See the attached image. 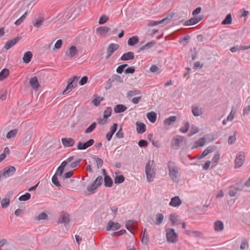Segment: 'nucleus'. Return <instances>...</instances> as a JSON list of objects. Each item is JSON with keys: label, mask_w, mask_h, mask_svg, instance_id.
Returning a JSON list of instances; mask_svg holds the SVG:
<instances>
[{"label": "nucleus", "mask_w": 250, "mask_h": 250, "mask_svg": "<svg viewBox=\"0 0 250 250\" xmlns=\"http://www.w3.org/2000/svg\"><path fill=\"white\" fill-rule=\"evenodd\" d=\"M190 125L188 122H186L184 123V126L180 128V132L182 133H186L188 132L189 128Z\"/></svg>", "instance_id": "37998d69"}, {"label": "nucleus", "mask_w": 250, "mask_h": 250, "mask_svg": "<svg viewBox=\"0 0 250 250\" xmlns=\"http://www.w3.org/2000/svg\"><path fill=\"white\" fill-rule=\"evenodd\" d=\"M31 195L29 193H26L25 194L21 196L19 199L20 201H25L30 199Z\"/></svg>", "instance_id": "603ef678"}, {"label": "nucleus", "mask_w": 250, "mask_h": 250, "mask_svg": "<svg viewBox=\"0 0 250 250\" xmlns=\"http://www.w3.org/2000/svg\"><path fill=\"white\" fill-rule=\"evenodd\" d=\"M78 50L75 46H72L69 48L68 51L65 53V60L72 59L75 55H77Z\"/></svg>", "instance_id": "1a4fd4ad"}, {"label": "nucleus", "mask_w": 250, "mask_h": 250, "mask_svg": "<svg viewBox=\"0 0 250 250\" xmlns=\"http://www.w3.org/2000/svg\"><path fill=\"white\" fill-rule=\"evenodd\" d=\"M109 18L108 17H107L106 15H102L99 19V24H103L105 23L107 21H108Z\"/></svg>", "instance_id": "8fccbe9b"}, {"label": "nucleus", "mask_w": 250, "mask_h": 250, "mask_svg": "<svg viewBox=\"0 0 250 250\" xmlns=\"http://www.w3.org/2000/svg\"><path fill=\"white\" fill-rule=\"evenodd\" d=\"M104 100V98L103 97H97L94 99L92 101V103L95 105V106H98L100 103Z\"/></svg>", "instance_id": "a18cd8bd"}, {"label": "nucleus", "mask_w": 250, "mask_h": 250, "mask_svg": "<svg viewBox=\"0 0 250 250\" xmlns=\"http://www.w3.org/2000/svg\"><path fill=\"white\" fill-rule=\"evenodd\" d=\"M214 150V147L212 146H209L207 147L201 153V154L197 157L198 160H201L204 157H205L207 155H208L209 153L212 152Z\"/></svg>", "instance_id": "f3484780"}, {"label": "nucleus", "mask_w": 250, "mask_h": 250, "mask_svg": "<svg viewBox=\"0 0 250 250\" xmlns=\"http://www.w3.org/2000/svg\"><path fill=\"white\" fill-rule=\"evenodd\" d=\"M27 15V11H26L19 19H18L15 22V24L17 26L21 24L25 19Z\"/></svg>", "instance_id": "58836bf2"}, {"label": "nucleus", "mask_w": 250, "mask_h": 250, "mask_svg": "<svg viewBox=\"0 0 250 250\" xmlns=\"http://www.w3.org/2000/svg\"><path fill=\"white\" fill-rule=\"evenodd\" d=\"M169 204L170 206L177 207L182 204V201L179 196H176L171 198Z\"/></svg>", "instance_id": "4468645a"}, {"label": "nucleus", "mask_w": 250, "mask_h": 250, "mask_svg": "<svg viewBox=\"0 0 250 250\" xmlns=\"http://www.w3.org/2000/svg\"><path fill=\"white\" fill-rule=\"evenodd\" d=\"M102 182L103 178L101 176H99L96 178L94 183L95 184L99 187L101 185Z\"/></svg>", "instance_id": "0e129e2a"}, {"label": "nucleus", "mask_w": 250, "mask_h": 250, "mask_svg": "<svg viewBox=\"0 0 250 250\" xmlns=\"http://www.w3.org/2000/svg\"><path fill=\"white\" fill-rule=\"evenodd\" d=\"M185 139L184 137L181 136H176L171 141V144L174 148L177 149L183 146L184 144Z\"/></svg>", "instance_id": "20e7f679"}, {"label": "nucleus", "mask_w": 250, "mask_h": 250, "mask_svg": "<svg viewBox=\"0 0 250 250\" xmlns=\"http://www.w3.org/2000/svg\"><path fill=\"white\" fill-rule=\"evenodd\" d=\"M69 221V215L67 213H62L59 219V222L63 223H67Z\"/></svg>", "instance_id": "b1692460"}, {"label": "nucleus", "mask_w": 250, "mask_h": 250, "mask_svg": "<svg viewBox=\"0 0 250 250\" xmlns=\"http://www.w3.org/2000/svg\"><path fill=\"white\" fill-rule=\"evenodd\" d=\"M245 160V156L244 153L242 151L237 153L234 161L235 168L240 167L244 163Z\"/></svg>", "instance_id": "39448f33"}, {"label": "nucleus", "mask_w": 250, "mask_h": 250, "mask_svg": "<svg viewBox=\"0 0 250 250\" xmlns=\"http://www.w3.org/2000/svg\"><path fill=\"white\" fill-rule=\"evenodd\" d=\"M206 142V139L204 137H202L197 141H195L194 144V146L192 147L193 148H197L198 147L203 146Z\"/></svg>", "instance_id": "412c9836"}, {"label": "nucleus", "mask_w": 250, "mask_h": 250, "mask_svg": "<svg viewBox=\"0 0 250 250\" xmlns=\"http://www.w3.org/2000/svg\"><path fill=\"white\" fill-rule=\"evenodd\" d=\"M18 132V130L17 129H14L9 131L6 134L7 139H11L14 138L16 136Z\"/></svg>", "instance_id": "72a5a7b5"}, {"label": "nucleus", "mask_w": 250, "mask_h": 250, "mask_svg": "<svg viewBox=\"0 0 250 250\" xmlns=\"http://www.w3.org/2000/svg\"><path fill=\"white\" fill-rule=\"evenodd\" d=\"M10 204V199L9 198H4L2 200L1 206L2 208H7Z\"/></svg>", "instance_id": "6e6d98bb"}, {"label": "nucleus", "mask_w": 250, "mask_h": 250, "mask_svg": "<svg viewBox=\"0 0 250 250\" xmlns=\"http://www.w3.org/2000/svg\"><path fill=\"white\" fill-rule=\"evenodd\" d=\"M127 109L126 107L123 104H118L116 105L114 108V112L116 113H119L125 111Z\"/></svg>", "instance_id": "c756f323"}, {"label": "nucleus", "mask_w": 250, "mask_h": 250, "mask_svg": "<svg viewBox=\"0 0 250 250\" xmlns=\"http://www.w3.org/2000/svg\"><path fill=\"white\" fill-rule=\"evenodd\" d=\"M172 17L169 18L168 17H167L166 18H163L162 20L160 21H157V25L160 24H167L169 21L171 19Z\"/></svg>", "instance_id": "09e8293b"}, {"label": "nucleus", "mask_w": 250, "mask_h": 250, "mask_svg": "<svg viewBox=\"0 0 250 250\" xmlns=\"http://www.w3.org/2000/svg\"><path fill=\"white\" fill-rule=\"evenodd\" d=\"M81 161V159H80L75 160V161L71 163V164L70 165V167L71 168H75L77 167V166H79Z\"/></svg>", "instance_id": "052dcab7"}, {"label": "nucleus", "mask_w": 250, "mask_h": 250, "mask_svg": "<svg viewBox=\"0 0 250 250\" xmlns=\"http://www.w3.org/2000/svg\"><path fill=\"white\" fill-rule=\"evenodd\" d=\"M119 45L117 43H110L106 49V55L105 58L108 59L114 52L119 48Z\"/></svg>", "instance_id": "0eeeda50"}, {"label": "nucleus", "mask_w": 250, "mask_h": 250, "mask_svg": "<svg viewBox=\"0 0 250 250\" xmlns=\"http://www.w3.org/2000/svg\"><path fill=\"white\" fill-rule=\"evenodd\" d=\"M166 237L167 241L170 243H175L178 241V234L173 229L168 228L166 229Z\"/></svg>", "instance_id": "7ed1b4c3"}, {"label": "nucleus", "mask_w": 250, "mask_h": 250, "mask_svg": "<svg viewBox=\"0 0 250 250\" xmlns=\"http://www.w3.org/2000/svg\"><path fill=\"white\" fill-rule=\"evenodd\" d=\"M62 142L65 147H70L73 146L75 144V141L71 138H62Z\"/></svg>", "instance_id": "2eb2a0df"}, {"label": "nucleus", "mask_w": 250, "mask_h": 250, "mask_svg": "<svg viewBox=\"0 0 250 250\" xmlns=\"http://www.w3.org/2000/svg\"><path fill=\"white\" fill-rule=\"evenodd\" d=\"M96 123L95 122L93 123L91 125L89 126L88 127H87L85 131V133H89L92 132L96 128Z\"/></svg>", "instance_id": "c03bdc74"}, {"label": "nucleus", "mask_w": 250, "mask_h": 250, "mask_svg": "<svg viewBox=\"0 0 250 250\" xmlns=\"http://www.w3.org/2000/svg\"><path fill=\"white\" fill-rule=\"evenodd\" d=\"M214 230L216 231H220L224 229V224L220 220H218L214 222Z\"/></svg>", "instance_id": "bb28decb"}, {"label": "nucleus", "mask_w": 250, "mask_h": 250, "mask_svg": "<svg viewBox=\"0 0 250 250\" xmlns=\"http://www.w3.org/2000/svg\"><path fill=\"white\" fill-rule=\"evenodd\" d=\"M73 159H74V157L71 156V157H69V158H68L66 160L62 162V163L61 164V165L58 167V168L55 173V175L61 176L63 172L64 168L65 167L67 164H69V163H70V162H71L73 160Z\"/></svg>", "instance_id": "423d86ee"}, {"label": "nucleus", "mask_w": 250, "mask_h": 250, "mask_svg": "<svg viewBox=\"0 0 250 250\" xmlns=\"http://www.w3.org/2000/svg\"><path fill=\"white\" fill-rule=\"evenodd\" d=\"M155 44V42L154 41H151L148 43H147L146 44L142 46L140 48V50H144L149 49L151 48L152 47L154 46Z\"/></svg>", "instance_id": "4c0bfd02"}, {"label": "nucleus", "mask_w": 250, "mask_h": 250, "mask_svg": "<svg viewBox=\"0 0 250 250\" xmlns=\"http://www.w3.org/2000/svg\"><path fill=\"white\" fill-rule=\"evenodd\" d=\"M79 78V77L75 76L69 79L67 85L62 92V94L64 95L67 94L73 88L76 87L77 85V83L76 82L78 81Z\"/></svg>", "instance_id": "f03ea898"}, {"label": "nucleus", "mask_w": 250, "mask_h": 250, "mask_svg": "<svg viewBox=\"0 0 250 250\" xmlns=\"http://www.w3.org/2000/svg\"><path fill=\"white\" fill-rule=\"evenodd\" d=\"M110 28L106 26H101L96 29V34L100 36H104L109 32Z\"/></svg>", "instance_id": "a211bd4d"}, {"label": "nucleus", "mask_w": 250, "mask_h": 250, "mask_svg": "<svg viewBox=\"0 0 250 250\" xmlns=\"http://www.w3.org/2000/svg\"><path fill=\"white\" fill-rule=\"evenodd\" d=\"M43 21L44 19L42 18H41L40 19L37 20L34 23H33V25L36 27L39 28L42 25Z\"/></svg>", "instance_id": "4d7b16f0"}, {"label": "nucleus", "mask_w": 250, "mask_h": 250, "mask_svg": "<svg viewBox=\"0 0 250 250\" xmlns=\"http://www.w3.org/2000/svg\"><path fill=\"white\" fill-rule=\"evenodd\" d=\"M121 228V225L118 223H114L112 221H109L106 227L107 231L110 230L111 229L113 230H118Z\"/></svg>", "instance_id": "ddd939ff"}, {"label": "nucleus", "mask_w": 250, "mask_h": 250, "mask_svg": "<svg viewBox=\"0 0 250 250\" xmlns=\"http://www.w3.org/2000/svg\"><path fill=\"white\" fill-rule=\"evenodd\" d=\"M16 171V168L13 166H10L7 169H5L2 172L4 177H9L13 174Z\"/></svg>", "instance_id": "aec40b11"}, {"label": "nucleus", "mask_w": 250, "mask_h": 250, "mask_svg": "<svg viewBox=\"0 0 250 250\" xmlns=\"http://www.w3.org/2000/svg\"><path fill=\"white\" fill-rule=\"evenodd\" d=\"M141 91L140 90H132L128 91L127 94V97H131L135 95H140L141 94Z\"/></svg>", "instance_id": "de8ad7c7"}, {"label": "nucleus", "mask_w": 250, "mask_h": 250, "mask_svg": "<svg viewBox=\"0 0 250 250\" xmlns=\"http://www.w3.org/2000/svg\"><path fill=\"white\" fill-rule=\"evenodd\" d=\"M156 25V21H153L149 22L146 28L147 34L148 36L153 37L156 32L155 26Z\"/></svg>", "instance_id": "6e6552de"}, {"label": "nucleus", "mask_w": 250, "mask_h": 250, "mask_svg": "<svg viewBox=\"0 0 250 250\" xmlns=\"http://www.w3.org/2000/svg\"><path fill=\"white\" fill-rule=\"evenodd\" d=\"M88 81V77L87 76H83L82 78L79 82V83L81 85H83L87 83Z\"/></svg>", "instance_id": "338daca9"}, {"label": "nucleus", "mask_w": 250, "mask_h": 250, "mask_svg": "<svg viewBox=\"0 0 250 250\" xmlns=\"http://www.w3.org/2000/svg\"><path fill=\"white\" fill-rule=\"evenodd\" d=\"M147 119L151 122L154 123L156 120V114L154 112H150L147 113L146 115Z\"/></svg>", "instance_id": "a19ab883"}, {"label": "nucleus", "mask_w": 250, "mask_h": 250, "mask_svg": "<svg viewBox=\"0 0 250 250\" xmlns=\"http://www.w3.org/2000/svg\"><path fill=\"white\" fill-rule=\"evenodd\" d=\"M48 217L47 215L44 212L41 213L39 214L36 217V219L38 221L42 220H46Z\"/></svg>", "instance_id": "3c124183"}, {"label": "nucleus", "mask_w": 250, "mask_h": 250, "mask_svg": "<svg viewBox=\"0 0 250 250\" xmlns=\"http://www.w3.org/2000/svg\"><path fill=\"white\" fill-rule=\"evenodd\" d=\"M236 140V132L233 135L230 136L229 137L228 139V143L229 145H232L235 142Z\"/></svg>", "instance_id": "13d9d810"}, {"label": "nucleus", "mask_w": 250, "mask_h": 250, "mask_svg": "<svg viewBox=\"0 0 250 250\" xmlns=\"http://www.w3.org/2000/svg\"><path fill=\"white\" fill-rule=\"evenodd\" d=\"M249 244L247 241H246L245 239L243 240L241 242L240 249L241 250H244L247 247H248Z\"/></svg>", "instance_id": "bf43d9fd"}, {"label": "nucleus", "mask_w": 250, "mask_h": 250, "mask_svg": "<svg viewBox=\"0 0 250 250\" xmlns=\"http://www.w3.org/2000/svg\"><path fill=\"white\" fill-rule=\"evenodd\" d=\"M150 161H149L146 167V174L147 180L148 182H151L154 178L155 173L151 172L150 167Z\"/></svg>", "instance_id": "9b49d317"}, {"label": "nucleus", "mask_w": 250, "mask_h": 250, "mask_svg": "<svg viewBox=\"0 0 250 250\" xmlns=\"http://www.w3.org/2000/svg\"><path fill=\"white\" fill-rule=\"evenodd\" d=\"M21 39V37H17L11 40L7 41L5 44L4 48L6 50H8L15 45Z\"/></svg>", "instance_id": "dca6fc26"}, {"label": "nucleus", "mask_w": 250, "mask_h": 250, "mask_svg": "<svg viewBox=\"0 0 250 250\" xmlns=\"http://www.w3.org/2000/svg\"><path fill=\"white\" fill-rule=\"evenodd\" d=\"M191 108H192V113L193 115L195 117L199 116L202 115L203 113L202 108H199L197 106L192 105L191 106Z\"/></svg>", "instance_id": "393cba45"}, {"label": "nucleus", "mask_w": 250, "mask_h": 250, "mask_svg": "<svg viewBox=\"0 0 250 250\" xmlns=\"http://www.w3.org/2000/svg\"><path fill=\"white\" fill-rule=\"evenodd\" d=\"M232 22V17L230 14H228L226 16L225 19L222 21L223 25L230 24Z\"/></svg>", "instance_id": "f704fd0d"}, {"label": "nucleus", "mask_w": 250, "mask_h": 250, "mask_svg": "<svg viewBox=\"0 0 250 250\" xmlns=\"http://www.w3.org/2000/svg\"><path fill=\"white\" fill-rule=\"evenodd\" d=\"M167 168L168 170V175L171 179L175 182H178L179 168L176 165V164L172 161H168L167 163Z\"/></svg>", "instance_id": "f257e3e1"}, {"label": "nucleus", "mask_w": 250, "mask_h": 250, "mask_svg": "<svg viewBox=\"0 0 250 250\" xmlns=\"http://www.w3.org/2000/svg\"><path fill=\"white\" fill-rule=\"evenodd\" d=\"M149 236L146 229H144L142 238V243L145 245H148L149 243Z\"/></svg>", "instance_id": "5701e85b"}, {"label": "nucleus", "mask_w": 250, "mask_h": 250, "mask_svg": "<svg viewBox=\"0 0 250 250\" xmlns=\"http://www.w3.org/2000/svg\"><path fill=\"white\" fill-rule=\"evenodd\" d=\"M116 176L114 178V183L115 184H120L125 181V177L122 175H119L115 173Z\"/></svg>", "instance_id": "c9c22d12"}, {"label": "nucleus", "mask_w": 250, "mask_h": 250, "mask_svg": "<svg viewBox=\"0 0 250 250\" xmlns=\"http://www.w3.org/2000/svg\"><path fill=\"white\" fill-rule=\"evenodd\" d=\"M98 188V187L95 184L93 183L91 186L87 187V190L88 191L89 194H92Z\"/></svg>", "instance_id": "49530a36"}, {"label": "nucleus", "mask_w": 250, "mask_h": 250, "mask_svg": "<svg viewBox=\"0 0 250 250\" xmlns=\"http://www.w3.org/2000/svg\"><path fill=\"white\" fill-rule=\"evenodd\" d=\"M198 23V21L196 19V17H193L190 18L189 20L186 21L184 23L185 26H190L196 24Z\"/></svg>", "instance_id": "c85d7f7f"}, {"label": "nucleus", "mask_w": 250, "mask_h": 250, "mask_svg": "<svg viewBox=\"0 0 250 250\" xmlns=\"http://www.w3.org/2000/svg\"><path fill=\"white\" fill-rule=\"evenodd\" d=\"M33 54L31 51L25 52L23 56L22 60L25 63H28L32 58Z\"/></svg>", "instance_id": "a878e982"}, {"label": "nucleus", "mask_w": 250, "mask_h": 250, "mask_svg": "<svg viewBox=\"0 0 250 250\" xmlns=\"http://www.w3.org/2000/svg\"><path fill=\"white\" fill-rule=\"evenodd\" d=\"M177 120V116H171L166 119L164 121V124L165 125H170L176 121Z\"/></svg>", "instance_id": "cd10ccee"}, {"label": "nucleus", "mask_w": 250, "mask_h": 250, "mask_svg": "<svg viewBox=\"0 0 250 250\" xmlns=\"http://www.w3.org/2000/svg\"><path fill=\"white\" fill-rule=\"evenodd\" d=\"M138 145L140 147H146L147 146V143L146 140H141L138 142Z\"/></svg>", "instance_id": "774afa93"}, {"label": "nucleus", "mask_w": 250, "mask_h": 250, "mask_svg": "<svg viewBox=\"0 0 250 250\" xmlns=\"http://www.w3.org/2000/svg\"><path fill=\"white\" fill-rule=\"evenodd\" d=\"M134 58V55L132 52H128L124 54L121 57L122 61L131 60Z\"/></svg>", "instance_id": "4be33fe9"}, {"label": "nucleus", "mask_w": 250, "mask_h": 250, "mask_svg": "<svg viewBox=\"0 0 250 250\" xmlns=\"http://www.w3.org/2000/svg\"><path fill=\"white\" fill-rule=\"evenodd\" d=\"M112 110V108L110 107H107L105 108L104 112V119H107L110 116Z\"/></svg>", "instance_id": "79ce46f5"}, {"label": "nucleus", "mask_w": 250, "mask_h": 250, "mask_svg": "<svg viewBox=\"0 0 250 250\" xmlns=\"http://www.w3.org/2000/svg\"><path fill=\"white\" fill-rule=\"evenodd\" d=\"M9 75V70L7 68L2 69L0 72V81L5 79Z\"/></svg>", "instance_id": "7c9ffc66"}, {"label": "nucleus", "mask_w": 250, "mask_h": 250, "mask_svg": "<svg viewBox=\"0 0 250 250\" xmlns=\"http://www.w3.org/2000/svg\"><path fill=\"white\" fill-rule=\"evenodd\" d=\"M139 37L137 36L130 38L127 42L128 44L130 46L134 45L139 42Z\"/></svg>", "instance_id": "473e14b6"}, {"label": "nucleus", "mask_w": 250, "mask_h": 250, "mask_svg": "<svg viewBox=\"0 0 250 250\" xmlns=\"http://www.w3.org/2000/svg\"><path fill=\"white\" fill-rule=\"evenodd\" d=\"M240 190V188L238 187H230L229 191V195L230 197H235L237 194L238 191Z\"/></svg>", "instance_id": "2f4dec72"}, {"label": "nucleus", "mask_w": 250, "mask_h": 250, "mask_svg": "<svg viewBox=\"0 0 250 250\" xmlns=\"http://www.w3.org/2000/svg\"><path fill=\"white\" fill-rule=\"evenodd\" d=\"M52 183L57 187H60L61 186L58 179L57 175L55 174L53 175L52 178Z\"/></svg>", "instance_id": "5fc2aeb1"}, {"label": "nucleus", "mask_w": 250, "mask_h": 250, "mask_svg": "<svg viewBox=\"0 0 250 250\" xmlns=\"http://www.w3.org/2000/svg\"><path fill=\"white\" fill-rule=\"evenodd\" d=\"M127 66V64H122L120 66H119L117 69L116 72L119 74H121L124 71V68Z\"/></svg>", "instance_id": "e2e57ef3"}, {"label": "nucleus", "mask_w": 250, "mask_h": 250, "mask_svg": "<svg viewBox=\"0 0 250 250\" xmlns=\"http://www.w3.org/2000/svg\"><path fill=\"white\" fill-rule=\"evenodd\" d=\"M94 141L92 139L89 140L85 143L79 142L77 144V148L79 150L85 149L89 146H91L94 144Z\"/></svg>", "instance_id": "9d476101"}, {"label": "nucleus", "mask_w": 250, "mask_h": 250, "mask_svg": "<svg viewBox=\"0 0 250 250\" xmlns=\"http://www.w3.org/2000/svg\"><path fill=\"white\" fill-rule=\"evenodd\" d=\"M135 222L131 220H128L125 224V226L129 229V228H131L134 226Z\"/></svg>", "instance_id": "69168bd1"}, {"label": "nucleus", "mask_w": 250, "mask_h": 250, "mask_svg": "<svg viewBox=\"0 0 250 250\" xmlns=\"http://www.w3.org/2000/svg\"><path fill=\"white\" fill-rule=\"evenodd\" d=\"M136 130L138 133L142 134L146 131V126L144 123L137 122L136 123Z\"/></svg>", "instance_id": "6ab92c4d"}, {"label": "nucleus", "mask_w": 250, "mask_h": 250, "mask_svg": "<svg viewBox=\"0 0 250 250\" xmlns=\"http://www.w3.org/2000/svg\"><path fill=\"white\" fill-rule=\"evenodd\" d=\"M30 85L31 87L35 91L38 90L40 87L38 78L36 77H33L30 78L29 81Z\"/></svg>", "instance_id": "f8f14e48"}, {"label": "nucleus", "mask_w": 250, "mask_h": 250, "mask_svg": "<svg viewBox=\"0 0 250 250\" xmlns=\"http://www.w3.org/2000/svg\"><path fill=\"white\" fill-rule=\"evenodd\" d=\"M235 113L236 108L234 106H232L231 107V110L229 114L227 117V120L231 121L234 118V114H235Z\"/></svg>", "instance_id": "ea45409f"}, {"label": "nucleus", "mask_w": 250, "mask_h": 250, "mask_svg": "<svg viewBox=\"0 0 250 250\" xmlns=\"http://www.w3.org/2000/svg\"><path fill=\"white\" fill-rule=\"evenodd\" d=\"M199 131V129L197 127H196L194 125H192L191 129L189 132V136H191L193 135L194 134L197 133Z\"/></svg>", "instance_id": "864d4df0"}, {"label": "nucleus", "mask_w": 250, "mask_h": 250, "mask_svg": "<svg viewBox=\"0 0 250 250\" xmlns=\"http://www.w3.org/2000/svg\"><path fill=\"white\" fill-rule=\"evenodd\" d=\"M104 186L110 187L112 185V180L108 175H105L104 177Z\"/></svg>", "instance_id": "e433bc0d"}, {"label": "nucleus", "mask_w": 250, "mask_h": 250, "mask_svg": "<svg viewBox=\"0 0 250 250\" xmlns=\"http://www.w3.org/2000/svg\"><path fill=\"white\" fill-rule=\"evenodd\" d=\"M62 44V40L60 39L58 40L54 45V50L55 49H59L61 48Z\"/></svg>", "instance_id": "680f3d73"}]
</instances>
